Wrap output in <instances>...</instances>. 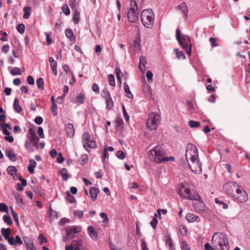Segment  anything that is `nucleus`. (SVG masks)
<instances>
[{
	"instance_id": "nucleus-1",
	"label": "nucleus",
	"mask_w": 250,
	"mask_h": 250,
	"mask_svg": "<svg viewBox=\"0 0 250 250\" xmlns=\"http://www.w3.org/2000/svg\"><path fill=\"white\" fill-rule=\"evenodd\" d=\"M150 155L156 164H160L166 161H174L175 159L171 156L167 157L165 156V151L162 146L157 145L149 151Z\"/></svg>"
},
{
	"instance_id": "nucleus-2",
	"label": "nucleus",
	"mask_w": 250,
	"mask_h": 250,
	"mask_svg": "<svg viewBox=\"0 0 250 250\" xmlns=\"http://www.w3.org/2000/svg\"><path fill=\"white\" fill-rule=\"evenodd\" d=\"M211 242L214 247L218 250H229L228 238L223 232H215L211 239Z\"/></svg>"
},
{
	"instance_id": "nucleus-3",
	"label": "nucleus",
	"mask_w": 250,
	"mask_h": 250,
	"mask_svg": "<svg viewBox=\"0 0 250 250\" xmlns=\"http://www.w3.org/2000/svg\"><path fill=\"white\" fill-rule=\"evenodd\" d=\"M176 37L178 42L185 50L187 54L190 55L191 53L192 47L190 37L186 35H183L181 37L180 31L179 28L176 29Z\"/></svg>"
},
{
	"instance_id": "nucleus-4",
	"label": "nucleus",
	"mask_w": 250,
	"mask_h": 250,
	"mask_svg": "<svg viewBox=\"0 0 250 250\" xmlns=\"http://www.w3.org/2000/svg\"><path fill=\"white\" fill-rule=\"evenodd\" d=\"M141 21L145 27L151 28L154 24V14L151 9L144 10L141 14Z\"/></svg>"
},
{
	"instance_id": "nucleus-5",
	"label": "nucleus",
	"mask_w": 250,
	"mask_h": 250,
	"mask_svg": "<svg viewBox=\"0 0 250 250\" xmlns=\"http://www.w3.org/2000/svg\"><path fill=\"white\" fill-rule=\"evenodd\" d=\"M179 194L182 197L190 200H197L199 198L198 194L186 185L182 184L179 188Z\"/></svg>"
},
{
	"instance_id": "nucleus-6",
	"label": "nucleus",
	"mask_w": 250,
	"mask_h": 250,
	"mask_svg": "<svg viewBox=\"0 0 250 250\" xmlns=\"http://www.w3.org/2000/svg\"><path fill=\"white\" fill-rule=\"evenodd\" d=\"M138 7L135 0L130 1V7L128 10L127 16L129 21L132 23L135 22L138 19Z\"/></svg>"
},
{
	"instance_id": "nucleus-7",
	"label": "nucleus",
	"mask_w": 250,
	"mask_h": 250,
	"mask_svg": "<svg viewBox=\"0 0 250 250\" xmlns=\"http://www.w3.org/2000/svg\"><path fill=\"white\" fill-rule=\"evenodd\" d=\"M161 119L160 116L156 112H152L149 115V117L146 121V127L150 130L157 128L158 123Z\"/></svg>"
},
{
	"instance_id": "nucleus-8",
	"label": "nucleus",
	"mask_w": 250,
	"mask_h": 250,
	"mask_svg": "<svg viewBox=\"0 0 250 250\" xmlns=\"http://www.w3.org/2000/svg\"><path fill=\"white\" fill-rule=\"evenodd\" d=\"M237 203H244L248 200V195L242 187L240 186L232 196Z\"/></svg>"
},
{
	"instance_id": "nucleus-9",
	"label": "nucleus",
	"mask_w": 250,
	"mask_h": 250,
	"mask_svg": "<svg viewBox=\"0 0 250 250\" xmlns=\"http://www.w3.org/2000/svg\"><path fill=\"white\" fill-rule=\"evenodd\" d=\"M186 158L188 161V160L192 161L195 158H198V150L195 146L192 144H188L187 145Z\"/></svg>"
},
{
	"instance_id": "nucleus-10",
	"label": "nucleus",
	"mask_w": 250,
	"mask_h": 250,
	"mask_svg": "<svg viewBox=\"0 0 250 250\" xmlns=\"http://www.w3.org/2000/svg\"><path fill=\"white\" fill-rule=\"evenodd\" d=\"M82 138L83 146L87 151H88V148H95L97 147L96 142L91 139L88 132L84 133L83 134Z\"/></svg>"
},
{
	"instance_id": "nucleus-11",
	"label": "nucleus",
	"mask_w": 250,
	"mask_h": 250,
	"mask_svg": "<svg viewBox=\"0 0 250 250\" xmlns=\"http://www.w3.org/2000/svg\"><path fill=\"white\" fill-rule=\"evenodd\" d=\"M240 186L235 182H229L223 187L224 192L231 197Z\"/></svg>"
},
{
	"instance_id": "nucleus-12",
	"label": "nucleus",
	"mask_w": 250,
	"mask_h": 250,
	"mask_svg": "<svg viewBox=\"0 0 250 250\" xmlns=\"http://www.w3.org/2000/svg\"><path fill=\"white\" fill-rule=\"evenodd\" d=\"M188 166L190 170L196 174H199L202 172V163L198 158L190 161V163H188Z\"/></svg>"
},
{
	"instance_id": "nucleus-13",
	"label": "nucleus",
	"mask_w": 250,
	"mask_h": 250,
	"mask_svg": "<svg viewBox=\"0 0 250 250\" xmlns=\"http://www.w3.org/2000/svg\"><path fill=\"white\" fill-rule=\"evenodd\" d=\"M82 230L79 226H73L66 228V238H64V241L66 240L74 238L75 234L80 232Z\"/></svg>"
},
{
	"instance_id": "nucleus-14",
	"label": "nucleus",
	"mask_w": 250,
	"mask_h": 250,
	"mask_svg": "<svg viewBox=\"0 0 250 250\" xmlns=\"http://www.w3.org/2000/svg\"><path fill=\"white\" fill-rule=\"evenodd\" d=\"M195 209L203 215L206 214V208L205 204L202 202H197L194 204Z\"/></svg>"
},
{
	"instance_id": "nucleus-15",
	"label": "nucleus",
	"mask_w": 250,
	"mask_h": 250,
	"mask_svg": "<svg viewBox=\"0 0 250 250\" xmlns=\"http://www.w3.org/2000/svg\"><path fill=\"white\" fill-rule=\"evenodd\" d=\"M23 240L27 250H36L33 241L29 237L23 236Z\"/></svg>"
},
{
	"instance_id": "nucleus-16",
	"label": "nucleus",
	"mask_w": 250,
	"mask_h": 250,
	"mask_svg": "<svg viewBox=\"0 0 250 250\" xmlns=\"http://www.w3.org/2000/svg\"><path fill=\"white\" fill-rule=\"evenodd\" d=\"M8 242L10 245L14 246H21L23 244L22 240L18 235H16L15 237H11L8 239Z\"/></svg>"
},
{
	"instance_id": "nucleus-17",
	"label": "nucleus",
	"mask_w": 250,
	"mask_h": 250,
	"mask_svg": "<svg viewBox=\"0 0 250 250\" xmlns=\"http://www.w3.org/2000/svg\"><path fill=\"white\" fill-rule=\"evenodd\" d=\"M176 9L177 10L181 11L184 15V18L185 19H187L188 13V8L186 2H183L181 3L180 4H179L176 7Z\"/></svg>"
},
{
	"instance_id": "nucleus-18",
	"label": "nucleus",
	"mask_w": 250,
	"mask_h": 250,
	"mask_svg": "<svg viewBox=\"0 0 250 250\" xmlns=\"http://www.w3.org/2000/svg\"><path fill=\"white\" fill-rule=\"evenodd\" d=\"M66 135L69 138L73 137L75 134L74 126L72 124L68 123L65 126Z\"/></svg>"
},
{
	"instance_id": "nucleus-19",
	"label": "nucleus",
	"mask_w": 250,
	"mask_h": 250,
	"mask_svg": "<svg viewBox=\"0 0 250 250\" xmlns=\"http://www.w3.org/2000/svg\"><path fill=\"white\" fill-rule=\"evenodd\" d=\"M147 63L146 59L145 56H141L139 58V68L142 73L145 72L146 70V64Z\"/></svg>"
},
{
	"instance_id": "nucleus-20",
	"label": "nucleus",
	"mask_w": 250,
	"mask_h": 250,
	"mask_svg": "<svg viewBox=\"0 0 250 250\" xmlns=\"http://www.w3.org/2000/svg\"><path fill=\"white\" fill-rule=\"evenodd\" d=\"M100 192V190L98 188L95 187H91L89 189V194L91 200L93 201H95L97 199V194Z\"/></svg>"
},
{
	"instance_id": "nucleus-21",
	"label": "nucleus",
	"mask_w": 250,
	"mask_h": 250,
	"mask_svg": "<svg viewBox=\"0 0 250 250\" xmlns=\"http://www.w3.org/2000/svg\"><path fill=\"white\" fill-rule=\"evenodd\" d=\"M74 250H82L83 249V242L81 239L74 240L71 242Z\"/></svg>"
},
{
	"instance_id": "nucleus-22",
	"label": "nucleus",
	"mask_w": 250,
	"mask_h": 250,
	"mask_svg": "<svg viewBox=\"0 0 250 250\" xmlns=\"http://www.w3.org/2000/svg\"><path fill=\"white\" fill-rule=\"evenodd\" d=\"M5 155L9 158V159L12 162H16L17 160V156L13 151L11 149H7L5 151Z\"/></svg>"
},
{
	"instance_id": "nucleus-23",
	"label": "nucleus",
	"mask_w": 250,
	"mask_h": 250,
	"mask_svg": "<svg viewBox=\"0 0 250 250\" xmlns=\"http://www.w3.org/2000/svg\"><path fill=\"white\" fill-rule=\"evenodd\" d=\"M49 62L50 63L51 69L53 73L55 75H57L58 74L57 70V62L54 60L53 58L50 57L49 58Z\"/></svg>"
},
{
	"instance_id": "nucleus-24",
	"label": "nucleus",
	"mask_w": 250,
	"mask_h": 250,
	"mask_svg": "<svg viewBox=\"0 0 250 250\" xmlns=\"http://www.w3.org/2000/svg\"><path fill=\"white\" fill-rule=\"evenodd\" d=\"M88 234L93 240H96L98 235L92 226H89L87 228Z\"/></svg>"
},
{
	"instance_id": "nucleus-25",
	"label": "nucleus",
	"mask_w": 250,
	"mask_h": 250,
	"mask_svg": "<svg viewBox=\"0 0 250 250\" xmlns=\"http://www.w3.org/2000/svg\"><path fill=\"white\" fill-rule=\"evenodd\" d=\"M59 172L62 175L63 181H66L68 180L69 175L66 168H62L59 170Z\"/></svg>"
},
{
	"instance_id": "nucleus-26",
	"label": "nucleus",
	"mask_w": 250,
	"mask_h": 250,
	"mask_svg": "<svg viewBox=\"0 0 250 250\" xmlns=\"http://www.w3.org/2000/svg\"><path fill=\"white\" fill-rule=\"evenodd\" d=\"M0 232L1 234L4 237L5 239L7 240L8 241V239L10 238V237H9V235L11 233L10 229H5L3 228L1 229Z\"/></svg>"
},
{
	"instance_id": "nucleus-27",
	"label": "nucleus",
	"mask_w": 250,
	"mask_h": 250,
	"mask_svg": "<svg viewBox=\"0 0 250 250\" xmlns=\"http://www.w3.org/2000/svg\"><path fill=\"white\" fill-rule=\"evenodd\" d=\"M23 18L25 19L29 18L31 13V8L29 6H25L23 9Z\"/></svg>"
},
{
	"instance_id": "nucleus-28",
	"label": "nucleus",
	"mask_w": 250,
	"mask_h": 250,
	"mask_svg": "<svg viewBox=\"0 0 250 250\" xmlns=\"http://www.w3.org/2000/svg\"><path fill=\"white\" fill-rule=\"evenodd\" d=\"M73 11V21L75 23H78L80 21V12L78 9L72 10Z\"/></svg>"
},
{
	"instance_id": "nucleus-29",
	"label": "nucleus",
	"mask_w": 250,
	"mask_h": 250,
	"mask_svg": "<svg viewBox=\"0 0 250 250\" xmlns=\"http://www.w3.org/2000/svg\"><path fill=\"white\" fill-rule=\"evenodd\" d=\"M65 34L67 38H68L71 41H74L75 38L73 34V32L71 29H66L65 30Z\"/></svg>"
},
{
	"instance_id": "nucleus-30",
	"label": "nucleus",
	"mask_w": 250,
	"mask_h": 250,
	"mask_svg": "<svg viewBox=\"0 0 250 250\" xmlns=\"http://www.w3.org/2000/svg\"><path fill=\"white\" fill-rule=\"evenodd\" d=\"M199 218L198 216L194 215L193 213H188L186 216V219L188 222H194L197 221V219Z\"/></svg>"
},
{
	"instance_id": "nucleus-31",
	"label": "nucleus",
	"mask_w": 250,
	"mask_h": 250,
	"mask_svg": "<svg viewBox=\"0 0 250 250\" xmlns=\"http://www.w3.org/2000/svg\"><path fill=\"white\" fill-rule=\"evenodd\" d=\"M80 0H70L69 5L72 10L78 9Z\"/></svg>"
},
{
	"instance_id": "nucleus-32",
	"label": "nucleus",
	"mask_w": 250,
	"mask_h": 250,
	"mask_svg": "<svg viewBox=\"0 0 250 250\" xmlns=\"http://www.w3.org/2000/svg\"><path fill=\"white\" fill-rule=\"evenodd\" d=\"M13 107L14 109L19 113L22 111V108L19 104V102L17 98H15L14 101Z\"/></svg>"
},
{
	"instance_id": "nucleus-33",
	"label": "nucleus",
	"mask_w": 250,
	"mask_h": 250,
	"mask_svg": "<svg viewBox=\"0 0 250 250\" xmlns=\"http://www.w3.org/2000/svg\"><path fill=\"white\" fill-rule=\"evenodd\" d=\"M116 129L122 130L124 127V122L121 118H117L116 120Z\"/></svg>"
},
{
	"instance_id": "nucleus-34",
	"label": "nucleus",
	"mask_w": 250,
	"mask_h": 250,
	"mask_svg": "<svg viewBox=\"0 0 250 250\" xmlns=\"http://www.w3.org/2000/svg\"><path fill=\"white\" fill-rule=\"evenodd\" d=\"M166 244L168 246L170 250H173L174 249L172 240L171 238L170 234H167L166 236Z\"/></svg>"
},
{
	"instance_id": "nucleus-35",
	"label": "nucleus",
	"mask_w": 250,
	"mask_h": 250,
	"mask_svg": "<svg viewBox=\"0 0 250 250\" xmlns=\"http://www.w3.org/2000/svg\"><path fill=\"white\" fill-rule=\"evenodd\" d=\"M124 88L125 92L126 94H127L126 96L128 98H133V95L130 92L129 87L127 83H124Z\"/></svg>"
},
{
	"instance_id": "nucleus-36",
	"label": "nucleus",
	"mask_w": 250,
	"mask_h": 250,
	"mask_svg": "<svg viewBox=\"0 0 250 250\" xmlns=\"http://www.w3.org/2000/svg\"><path fill=\"white\" fill-rule=\"evenodd\" d=\"M7 173L14 178V175L17 174V169L14 166H9L7 168Z\"/></svg>"
},
{
	"instance_id": "nucleus-37",
	"label": "nucleus",
	"mask_w": 250,
	"mask_h": 250,
	"mask_svg": "<svg viewBox=\"0 0 250 250\" xmlns=\"http://www.w3.org/2000/svg\"><path fill=\"white\" fill-rule=\"evenodd\" d=\"M37 85L39 89L43 90L44 89V81L42 78H39L37 80Z\"/></svg>"
},
{
	"instance_id": "nucleus-38",
	"label": "nucleus",
	"mask_w": 250,
	"mask_h": 250,
	"mask_svg": "<svg viewBox=\"0 0 250 250\" xmlns=\"http://www.w3.org/2000/svg\"><path fill=\"white\" fill-rule=\"evenodd\" d=\"M29 141L32 143V144L35 146V145H37L38 143L40 140L39 138L37 136H28Z\"/></svg>"
},
{
	"instance_id": "nucleus-39",
	"label": "nucleus",
	"mask_w": 250,
	"mask_h": 250,
	"mask_svg": "<svg viewBox=\"0 0 250 250\" xmlns=\"http://www.w3.org/2000/svg\"><path fill=\"white\" fill-rule=\"evenodd\" d=\"M106 101V108L107 110H111L114 106L112 98L105 100Z\"/></svg>"
},
{
	"instance_id": "nucleus-40",
	"label": "nucleus",
	"mask_w": 250,
	"mask_h": 250,
	"mask_svg": "<svg viewBox=\"0 0 250 250\" xmlns=\"http://www.w3.org/2000/svg\"><path fill=\"white\" fill-rule=\"evenodd\" d=\"M10 73L12 76H16L21 75L22 72L19 67H15L11 70Z\"/></svg>"
},
{
	"instance_id": "nucleus-41",
	"label": "nucleus",
	"mask_w": 250,
	"mask_h": 250,
	"mask_svg": "<svg viewBox=\"0 0 250 250\" xmlns=\"http://www.w3.org/2000/svg\"><path fill=\"white\" fill-rule=\"evenodd\" d=\"M188 125L191 128H196L199 127L200 123L198 121L191 120L188 122Z\"/></svg>"
},
{
	"instance_id": "nucleus-42",
	"label": "nucleus",
	"mask_w": 250,
	"mask_h": 250,
	"mask_svg": "<svg viewBox=\"0 0 250 250\" xmlns=\"http://www.w3.org/2000/svg\"><path fill=\"white\" fill-rule=\"evenodd\" d=\"M15 198L17 204L21 207L23 206L24 203L22 197L19 194L17 193L15 196Z\"/></svg>"
},
{
	"instance_id": "nucleus-43",
	"label": "nucleus",
	"mask_w": 250,
	"mask_h": 250,
	"mask_svg": "<svg viewBox=\"0 0 250 250\" xmlns=\"http://www.w3.org/2000/svg\"><path fill=\"white\" fill-rule=\"evenodd\" d=\"M157 215L156 213H154V217L152 221H150V224L151 227L155 229L156 228L157 224L158 223V220L157 219Z\"/></svg>"
},
{
	"instance_id": "nucleus-44",
	"label": "nucleus",
	"mask_w": 250,
	"mask_h": 250,
	"mask_svg": "<svg viewBox=\"0 0 250 250\" xmlns=\"http://www.w3.org/2000/svg\"><path fill=\"white\" fill-rule=\"evenodd\" d=\"M108 80L109 85L112 86H115L116 85L115 82L114 76L112 74H110L108 76Z\"/></svg>"
},
{
	"instance_id": "nucleus-45",
	"label": "nucleus",
	"mask_w": 250,
	"mask_h": 250,
	"mask_svg": "<svg viewBox=\"0 0 250 250\" xmlns=\"http://www.w3.org/2000/svg\"><path fill=\"white\" fill-rule=\"evenodd\" d=\"M76 101L80 104H83L84 102V96L82 93L79 94L76 97Z\"/></svg>"
},
{
	"instance_id": "nucleus-46",
	"label": "nucleus",
	"mask_w": 250,
	"mask_h": 250,
	"mask_svg": "<svg viewBox=\"0 0 250 250\" xmlns=\"http://www.w3.org/2000/svg\"><path fill=\"white\" fill-rule=\"evenodd\" d=\"M11 214L15 222L18 225L19 223L18 214L12 208H11Z\"/></svg>"
},
{
	"instance_id": "nucleus-47",
	"label": "nucleus",
	"mask_w": 250,
	"mask_h": 250,
	"mask_svg": "<svg viewBox=\"0 0 250 250\" xmlns=\"http://www.w3.org/2000/svg\"><path fill=\"white\" fill-rule=\"evenodd\" d=\"M3 220L4 223H6L8 226L11 225L13 223L12 219L9 215H4L3 217Z\"/></svg>"
},
{
	"instance_id": "nucleus-48",
	"label": "nucleus",
	"mask_w": 250,
	"mask_h": 250,
	"mask_svg": "<svg viewBox=\"0 0 250 250\" xmlns=\"http://www.w3.org/2000/svg\"><path fill=\"white\" fill-rule=\"evenodd\" d=\"M215 203L222 206V208L224 209H227L228 208V205L227 203L224 202L223 201L219 200L218 198L215 199Z\"/></svg>"
},
{
	"instance_id": "nucleus-49",
	"label": "nucleus",
	"mask_w": 250,
	"mask_h": 250,
	"mask_svg": "<svg viewBox=\"0 0 250 250\" xmlns=\"http://www.w3.org/2000/svg\"><path fill=\"white\" fill-rule=\"evenodd\" d=\"M174 51L176 53L177 57L179 59H180L181 58H182L183 59H186V56H185L183 51H178L177 49H174Z\"/></svg>"
},
{
	"instance_id": "nucleus-50",
	"label": "nucleus",
	"mask_w": 250,
	"mask_h": 250,
	"mask_svg": "<svg viewBox=\"0 0 250 250\" xmlns=\"http://www.w3.org/2000/svg\"><path fill=\"white\" fill-rule=\"evenodd\" d=\"M140 42L139 40L135 39L133 41L132 46L135 50H139L140 48Z\"/></svg>"
},
{
	"instance_id": "nucleus-51",
	"label": "nucleus",
	"mask_w": 250,
	"mask_h": 250,
	"mask_svg": "<svg viewBox=\"0 0 250 250\" xmlns=\"http://www.w3.org/2000/svg\"><path fill=\"white\" fill-rule=\"evenodd\" d=\"M122 108H123V115H124L125 119L126 122H128L129 120V116L127 114V113L126 111L125 106L124 104L122 105Z\"/></svg>"
},
{
	"instance_id": "nucleus-52",
	"label": "nucleus",
	"mask_w": 250,
	"mask_h": 250,
	"mask_svg": "<svg viewBox=\"0 0 250 250\" xmlns=\"http://www.w3.org/2000/svg\"><path fill=\"white\" fill-rule=\"evenodd\" d=\"M181 250H191L189 245L185 241H183L181 243Z\"/></svg>"
},
{
	"instance_id": "nucleus-53",
	"label": "nucleus",
	"mask_w": 250,
	"mask_h": 250,
	"mask_svg": "<svg viewBox=\"0 0 250 250\" xmlns=\"http://www.w3.org/2000/svg\"><path fill=\"white\" fill-rule=\"evenodd\" d=\"M62 11L66 15H69L70 13V9L67 4H65L62 7Z\"/></svg>"
},
{
	"instance_id": "nucleus-54",
	"label": "nucleus",
	"mask_w": 250,
	"mask_h": 250,
	"mask_svg": "<svg viewBox=\"0 0 250 250\" xmlns=\"http://www.w3.org/2000/svg\"><path fill=\"white\" fill-rule=\"evenodd\" d=\"M8 211V208L7 206L3 203H0V211L7 212Z\"/></svg>"
},
{
	"instance_id": "nucleus-55",
	"label": "nucleus",
	"mask_w": 250,
	"mask_h": 250,
	"mask_svg": "<svg viewBox=\"0 0 250 250\" xmlns=\"http://www.w3.org/2000/svg\"><path fill=\"white\" fill-rule=\"evenodd\" d=\"M102 95L105 100L111 98L110 93L105 89L102 92Z\"/></svg>"
},
{
	"instance_id": "nucleus-56",
	"label": "nucleus",
	"mask_w": 250,
	"mask_h": 250,
	"mask_svg": "<svg viewBox=\"0 0 250 250\" xmlns=\"http://www.w3.org/2000/svg\"><path fill=\"white\" fill-rule=\"evenodd\" d=\"M17 30L20 34H23L25 30V26L23 24H19L17 26Z\"/></svg>"
},
{
	"instance_id": "nucleus-57",
	"label": "nucleus",
	"mask_w": 250,
	"mask_h": 250,
	"mask_svg": "<svg viewBox=\"0 0 250 250\" xmlns=\"http://www.w3.org/2000/svg\"><path fill=\"white\" fill-rule=\"evenodd\" d=\"M116 156L121 160H123L125 157V153L122 150H119L117 152Z\"/></svg>"
},
{
	"instance_id": "nucleus-58",
	"label": "nucleus",
	"mask_w": 250,
	"mask_h": 250,
	"mask_svg": "<svg viewBox=\"0 0 250 250\" xmlns=\"http://www.w3.org/2000/svg\"><path fill=\"white\" fill-rule=\"evenodd\" d=\"M179 229H180L181 233L183 235H186V234L187 233V232H188V229H187V228L185 226H184V225H181L179 226Z\"/></svg>"
},
{
	"instance_id": "nucleus-59",
	"label": "nucleus",
	"mask_w": 250,
	"mask_h": 250,
	"mask_svg": "<svg viewBox=\"0 0 250 250\" xmlns=\"http://www.w3.org/2000/svg\"><path fill=\"white\" fill-rule=\"evenodd\" d=\"M32 143H31L29 141H26L25 143V146L30 152L33 151V149L32 146Z\"/></svg>"
},
{
	"instance_id": "nucleus-60",
	"label": "nucleus",
	"mask_w": 250,
	"mask_h": 250,
	"mask_svg": "<svg viewBox=\"0 0 250 250\" xmlns=\"http://www.w3.org/2000/svg\"><path fill=\"white\" fill-rule=\"evenodd\" d=\"M146 77L147 78L148 82H151L152 81L153 74L150 70H148L146 73Z\"/></svg>"
},
{
	"instance_id": "nucleus-61",
	"label": "nucleus",
	"mask_w": 250,
	"mask_h": 250,
	"mask_svg": "<svg viewBox=\"0 0 250 250\" xmlns=\"http://www.w3.org/2000/svg\"><path fill=\"white\" fill-rule=\"evenodd\" d=\"M51 111L54 116L57 115V105L56 104H52Z\"/></svg>"
},
{
	"instance_id": "nucleus-62",
	"label": "nucleus",
	"mask_w": 250,
	"mask_h": 250,
	"mask_svg": "<svg viewBox=\"0 0 250 250\" xmlns=\"http://www.w3.org/2000/svg\"><path fill=\"white\" fill-rule=\"evenodd\" d=\"M74 215L78 218H81L83 217V211L80 210H77L74 212Z\"/></svg>"
},
{
	"instance_id": "nucleus-63",
	"label": "nucleus",
	"mask_w": 250,
	"mask_h": 250,
	"mask_svg": "<svg viewBox=\"0 0 250 250\" xmlns=\"http://www.w3.org/2000/svg\"><path fill=\"white\" fill-rule=\"evenodd\" d=\"M34 122L38 125L42 124L43 122V119L42 117L38 116L34 119Z\"/></svg>"
},
{
	"instance_id": "nucleus-64",
	"label": "nucleus",
	"mask_w": 250,
	"mask_h": 250,
	"mask_svg": "<svg viewBox=\"0 0 250 250\" xmlns=\"http://www.w3.org/2000/svg\"><path fill=\"white\" fill-rule=\"evenodd\" d=\"M92 90L99 94L100 93V90L98 85L96 83H94L92 86Z\"/></svg>"
}]
</instances>
